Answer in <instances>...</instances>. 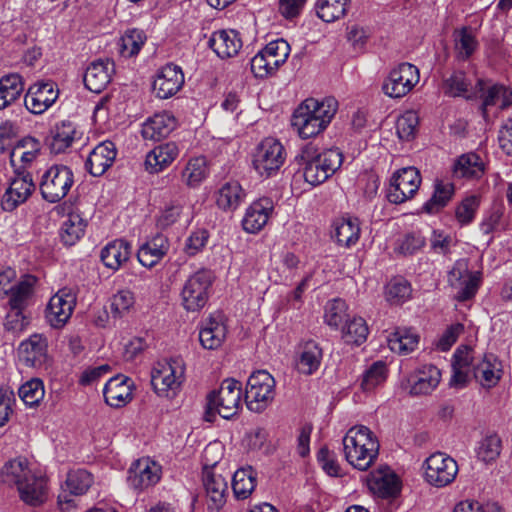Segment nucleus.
Wrapping results in <instances>:
<instances>
[{
  "label": "nucleus",
  "instance_id": "nucleus-27",
  "mask_svg": "<svg viewBox=\"0 0 512 512\" xmlns=\"http://www.w3.org/2000/svg\"><path fill=\"white\" fill-rule=\"evenodd\" d=\"M117 155L115 144L111 141H103L89 154L85 168L94 177L102 176L115 161Z\"/></svg>",
  "mask_w": 512,
  "mask_h": 512
},
{
  "label": "nucleus",
  "instance_id": "nucleus-40",
  "mask_svg": "<svg viewBox=\"0 0 512 512\" xmlns=\"http://www.w3.org/2000/svg\"><path fill=\"white\" fill-rule=\"evenodd\" d=\"M130 255V243L123 239H117L102 248L100 257L107 268L116 271L129 260Z\"/></svg>",
  "mask_w": 512,
  "mask_h": 512
},
{
  "label": "nucleus",
  "instance_id": "nucleus-24",
  "mask_svg": "<svg viewBox=\"0 0 512 512\" xmlns=\"http://www.w3.org/2000/svg\"><path fill=\"white\" fill-rule=\"evenodd\" d=\"M92 483L93 476L88 471L84 469L70 471L58 496V504L61 506V509H64V504L69 505L73 502L72 496L85 494Z\"/></svg>",
  "mask_w": 512,
  "mask_h": 512
},
{
  "label": "nucleus",
  "instance_id": "nucleus-13",
  "mask_svg": "<svg viewBox=\"0 0 512 512\" xmlns=\"http://www.w3.org/2000/svg\"><path fill=\"white\" fill-rule=\"evenodd\" d=\"M184 377V367L180 359L159 362L153 369L151 384L159 396L170 397L169 392L175 394Z\"/></svg>",
  "mask_w": 512,
  "mask_h": 512
},
{
  "label": "nucleus",
  "instance_id": "nucleus-26",
  "mask_svg": "<svg viewBox=\"0 0 512 512\" xmlns=\"http://www.w3.org/2000/svg\"><path fill=\"white\" fill-rule=\"evenodd\" d=\"M134 382L124 375L112 377L105 385L103 394L106 403L115 408H120L129 403L133 398Z\"/></svg>",
  "mask_w": 512,
  "mask_h": 512
},
{
  "label": "nucleus",
  "instance_id": "nucleus-29",
  "mask_svg": "<svg viewBox=\"0 0 512 512\" xmlns=\"http://www.w3.org/2000/svg\"><path fill=\"white\" fill-rule=\"evenodd\" d=\"M369 490L381 497L392 498L400 493V481L388 468L371 472L367 477Z\"/></svg>",
  "mask_w": 512,
  "mask_h": 512
},
{
  "label": "nucleus",
  "instance_id": "nucleus-49",
  "mask_svg": "<svg viewBox=\"0 0 512 512\" xmlns=\"http://www.w3.org/2000/svg\"><path fill=\"white\" fill-rule=\"evenodd\" d=\"M208 175V165L205 157H195L188 161L182 171V180L189 187L198 186Z\"/></svg>",
  "mask_w": 512,
  "mask_h": 512
},
{
  "label": "nucleus",
  "instance_id": "nucleus-6",
  "mask_svg": "<svg viewBox=\"0 0 512 512\" xmlns=\"http://www.w3.org/2000/svg\"><path fill=\"white\" fill-rule=\"evenodd\" d=\"M290 45L284 39L269 42L250 61L251 71L257 78L274 74L288 59Z\"/></svg>",
  "mask_w": 512,
  "mask_h": 512
},
{
  "label": "nucleus",
  "instance_id": "nucleus-51",
  "mask_svg": "<svg viewBox=\"0 0 512 512\" xmlns=\"http://www.w3.org/2000/svg\"><path fill=\"white\" fill-rule=\"evenodd\" d=\"M474 87H471V81L468 79L463 71L453 72L444 81L445 94L450 96H465L472 95Z\"/></svg>",
  "mask_w": 512,
  "mask_h": 512
},
{
  "label": "nucleus",
  "instance_id": "nucleus-60",
  "mask_svg": "<svg viewBox=\"0 0 512 512\" xmlns=\"http://www.w3.org/2000/svg\"><path fill=\"white\" fill-rule=\"evenodd\" d=\"M134 304V295L129 290H121L112 297L111 313L113 317H122Z\"/></svg>",
  "mask_w": 512,
  "mask_h": 512
},
{
  "label": "nucleus",
  "instance_id": "nucleus-46",
  "mask_svg": "<svg viewBox=\"0 0 512 512\" xmlns=\"http://www.w3.org/2000/svg\"><path fill=\"white\" fill-rule=\"evenodd\" d=\"M79 139L77 130H50L45 143L52 154L58 155L67 153Z\"/></svg>",
  "mask_w": 512,
  "mask_h": 512
},
{
  "label": "nucleus",
  "instance_id": "nucleus-19",
  "mask_svg": "<svg viewBox=\"0 0 512 512\" xmlns=\"http://www.w3.org/2000/svg\"><path fill=\"white\" fill-rule=\"evenodd\" d=\"M184 85V74L181 67L172 63L160 68L153 81V91L160 99L174 96Z\"/></svg>",
  "mask_w": 512,
  "mask_h": 512
},
{
  "label": "nucleus",
  "instance_id": "nucleus-23",
  "mask_svg": "<svg viewBox=\"0 0 512 512\" xmlns=\"http://www.w3.org/2000/svg\"><path fill=\"white\" fill-rule=\"evenodd\" d=\"M477 361L471 347L459 346L453 355V374L450 379V386L455 388L465 387L470 380L473 365Z\"/></svg>",
  "mask_w": 512,
  "mask_h": 512
},
{
  "label": "nucleus",
  "instance_id": "nucleus-20",
  "mask_svg": "<svg viewBox=\"0 0 512 512\" xmlns=\"http://www.w3.org/2000/svg\"><path fill=\"white\" fill-rule=\"evenodd\" d=\"M58 98V90L52 81L37 82L29 87L25 98L26 108L33 114H41Z\"/></svg>",
  "mask_w": 512,
  "mask_h": 512
},
{
  "label": "nucleus",
  "instance_id": "nucleus-64",
  "mask_svg": "<svg viewBox=\"0 0 512 512\" xmlns=\"http://www.w3.org/2000/svg\"><path fill=\"white\" fill-rule=\"evenodd\" d=\"M453 512H502L497 503H487L485 505L474 501H463L456 505Z\"/></svg>",
  "mask_w": 512,
  "mask_h": 512
},
{
  "label": "nucleus",
  "instance_id": "nucleus-18",
  "mask_svg": "<svg viewBox=\"0 0 512 512\" xmlns=\"http://www.w3.org/2000/svg\"><path fill=\"white\" fill-rule=\"evenodd\" d=\"M20 359L28 367L47 368L49 364L48 341L42 334H33L18 347Z\"/></svg>",
  "mask_w": 512,
  "mask_h": 512
},
{
  "label": "nucleus",
  "instance_id": "nucleus-48",
  "mask_svg": "<svg viewBox=\"0 0 512 512\" xmlns=\"http://www.w3.org/2000/svg\"><path fill=\"white\" fill-rule=\"evenodd\" d=\"M419 343V336L410 329L397 330L388 338L389 348L400 355L414 351Z\"/></svg>",
  "mask_w": 512,
  "mask_h": 512
},
{
  "label": "nucleus",
  "instance_id": "nucleus-10",
  "mask_svg": "<svg viewBox=\"0 0 512 512\" xmlns=\"http://www.w3.org/2000/svg\"><path fill=\"white\" fill-rule=\"evenodd\" d=\"M481 282V272H471L469 261L465 258L457 260L448 273V283L455 291L454 298L458 302H465L474 298Z\"/></svg>",
  "mask_w": 512,
  "mask_h": 512
},
{
  "label": "nucleus",
  "instance_id": "nucleus-44",
  "mask_svg": "<svg viewBox=\"0 0 512 512\" xmlns=\"http://www.w3.org/2000/svg\"><path fill=\"white\" fill-rule=\"evenodd\" d=\"M454 195V185L450 182L436 180L434 192L431 198L423 205V210L428 214L438 213L443 209Z\"/></svg>",
  "mask_w": 512,
  "mask_h": 512
},
{
  "label": "nucleus",
  "instance_id": "nucleus-30",
  "mask_svg": "<svg viewBox=\"0 0 512 512\" xmlns=\"http://www.w3.org/2000/svg\"><path fill=\"white\" fill-rule=\"evenodd\" d=\"M323 351L315 340L302 341L298 345L296 368L305 375L314 374L320 367Z\"/></svg>",
  "mask_w": 512,
  "mask_h": 512
},
{
  "label": "nucleus",
  "instance_id": "nucleus-11",
  "mask_svg": "<svg viewBox=\"0 0 512 512\" xmlns=\"http://www.w3.org/2000/svg\"><path fill=\"white\" fill-rule=\"evenodd\" d=\"M472 98H478L481 101L480 109L486 119L489 109L504 110L512 105V89L503 84L478 79L472 95L467 96V99Z\"/></svg>",
  "mask_w": 512,
  "mask_h": 512
},
{
  "label": "nucleus",
  "instance_id": "nucleus-62",
  "mask_svg": "<svg viewBox=\"0 0 512 512\" xmlns=\"http://www.w3.org/2000/svg\"><path fill=\"white\" fill-rule=\"evenodd\" d=\"M209 238V234L206 230H197L192 232L191 235L186 239L184 245V251L188 256H194L205 247Z\"/></svg>",
  "mask_w": 512,
  "mask_h": 512
},
{
  "label": "nucleus",
  "instance_id": "nucleus-47",
  "mask_svg": "<svg viewBox=\"0 0 512 512\" xmlns=\"http://www.w3.org/2000/svg\"><path fill=\"white\" fill-rule=\"evenodd\" d=\"M350 2L351 0H317L316 14L324 22H334L346 15Z\"/></svg>",
  "mask_w": 512,
  "mask_h": 512
},
{
  "label": "nucleus",
  "instance_id": "nucleus-3",
  "mask_svg": "<svg viewBox=\"0 0 512 512\" xmlns=\"http://www.w3.org/2000/svg\"><path fill=\"white\" fill-rule=\"evenodd\" d=\"M338 110V101L334 97H326L319 101L307 98L294 110L291 117L292 128H326Z\"/></svg>",
  "mask_w": 512,
  "mask_h": 512
},
{
  "label": "nucleus",
  "instance_id": "nucleus-9",
  "mask_svg": "<svg viewBox=\"0 0 512 512\" xmlns=\"http://www.w3.org/2000/svg\"><path fill=\"white\" fill-rule=\"evenodd\" d=\"M213 280V272L209 269H200L186 280L181 296L187 311H199L207 304Z\"/></svg>",
  "mask_w": 512,
  "mask_h": 512
},
{
  "label": "nucleus",
  "instance_id": "nucleus-4",
  "mask_svg": "<svg viewBox=\"0 0 512 512\" xmlns=\"http://www.w3.org/2000/svg\"><path fill=\"white\" fill-rule=\"evenodd\" d=\"M241 383L235 379H225L217 391L207 395L205 420L213 422L216 414L224 419L236 415L240 408Z\"/></svg>",
  "mask_w": 512,
  "mask_h": 512
},
{
  "label": "nucleus",
  "instance_id": "nucleus-34",
  "mask_svg": "<svg viewBox=\"0 0 512 512\" xmlns=\"http://www.w3.org/2000/svg\"><path fill=\"white\" fill-rule=\"evenodd\" d=\"M227 328L221 314L207 318L200 329L199 340L203 348L214 350L219 348L226 338Z\"/></svg>",
  "mask_w": 512,
  "mask_h": 512
},
{
  "label": "nucleus",
  "instance_id": "nucleus-52",
  "mask_svg": "<svg viewBox=\"0 0 512 512\" xmlns=\"http://www.w3.org/2000/svg\"><path fill=\"white\" fill-rule=\"evenodd\" d=\"M342 330V338L348 344H362L368 335V326L361 317H354L345 322Z\"/></svg>",
  "mask_w": 512,
  "mask_h": 512
},
{
  "label": "nucleus",
  "instance_id": "nucleus-53",
  "mask_svg": "<svg viewBox=\"0 0 512 512\" xmlns=\"http://www.w3.org/2000/svg\"><path fill=\"white\" fill-rule=\"evenodd\" d=\"M146 39L147 37L143 30L137 28L128 29L121 37V54L124 57L137 55L145 44Z\"/></svg>",
  "mask_w": 512,
  "mask_h": 512
},
{
  "label": "nucleus",
  "instance_id": "nucleus-59",
  "mask_svg": "<svg viewBox=\"0 0 512 512\" xmlns=\"http://www.w3.org/2000/svg\"><path fill=\"white\" fill-rule=\"evenodd\" d=\"M477 41L468 28H463L455 38V48L463 59H467L476 49Z\"/></svg>",
  "mask_w": 512,
  "mask_h": 512
},
{
  "label": "nucleus",
  "instance_id": "nucleus-14",
  "mask_svg": "<svg viewBox=\"0 0 512 512\" xmlns=\"http://www.w3.org/2000/svg\"><path fill=\"white\" fill-rule=\"evenodd\" d=\"M420 184L421 175L415 167L402 168L393 174L387 198L391 203L401 204L415 195Z\"/></svg>",
  "mask_w": 512,
  "mask_h": 512
},
{
  "label": "nucleus",
  "instance_id": "nucleus-8",
  "mask_svg": "<svg viewBox=\"0 0 512 512\" xmlns=\"http://www.w3.org/2000/svg\"><path fill=\"white\" fill-rule=\"evenodd\" d=\"M275 395V380L265 370L254 372L247 381L245 402L253 412H263L273 401Z\"/></svg>",
  "mask_w": 512,
  "mask_h": 512
},
{
  "label": "nucleus",
  "instance_id": "nucleus-57",
  "mask_svg": "<svg viewBox=\"0 0 512 512\" xmlns=\"http://www.w3.org/2000/svg\"><path fill=\"white\" fill-rule=\"evenodd\" d=\"M347 305L342 299H333L329 301L325 307L324 319L330 327L338 328L343 322H346Z\"/></svg>",
  "mask_w": 512,
  "mask_h": 512
},
{
  "label": "nucleus",
  "instance_id": "nucleus-15",
  "mask_svg": "<svg viewBox=\"0 0 512 512\" xmlns=\"http://www.w3.org/2000/svg\"><path fill=\"white\" fill-rule=\"evenodd\" d=\"M418 82V68L410 63H401L390 71L382 89L391 98H401L408 94Z\"/></svg>",
  "mask_w": 512,
  "mask_h": 512
},
{
  "label": "nucleus",
  "instance_id": "nucleus-5",
  "mask_svg": "<svg viewBox=\"0 0 512 512\" xmlns=\"http://www.w3.org/2000/svg\"><path fill=\"white\" fill-rule=\"evenodd\" d=\"M286 159L284 146L275 138H265L252 153V165L256 173L264 178L275 175Z\"/></svg>",
  "mask_w": 512,
  "mask_h": 512
},
{
  "label": "nucleus",
  "instance_id": "nucleus-54",
  "mask_svg": "<svg viewBox=\"0 0 512 512\" xmlns=\"http://www.w3.org/2000/svg\"><path fill=\"white\" fill-rule=\"evenodd\" d=\"M501 448L502 442L498 435H487L479 443L477 457L484 463H491L499 457Z\"/></svg>",
  "mask_w": 512,
  "mask_h": 512
},
{
  "label": "nucleus",
  "instance_id": "nucleus-32",
  "mask_svg": "<svg viewBox=\"0 0 512 512\" xmlns=\"http://www.w3.org/2000/svg\"><path fill=\"white\" fill-rule=\"evenodd\" d=\"M273 208L274 204L270 198H261L253 202L242 220L243 229L249 233L259 232L267 224Z\"/></svg>",
  "mask_w": 512,
  "mask_h": 512
},
{
  "label": "nucleus",
  "instance_id": "nucleus-21",
  "mask_svg": "<svg viewBox=\"0 0 512 512\" xmlns=\"http://www.w3.org/2000/svg\"><path fill=\"white\" fill-rule=\"evenodd\" d=\"M34 190L35 184L30 173L18 175L12 179L1 199L2 209L9 212L13 211L26 202Z\"/></svg>",
  "mask_w": 512,
  "mask_h": 512
},
{
  "label": "nucleus",
  "instance_id": "nucleus-35",
  "mask_svg": "<svg viewBox=\"0 0 512 512\" xmlns=\"http://www.w3.org/2000/svg\"><path fill=\"white\" fill-rule=\"evenodd\" d=\"M208 45L218 57L224 59L238 54L242 40L235 30H219L211 35Z\"/></svg>",
  "mask_w": 512,
  "mask_h": 512
},
{
  "label": "nucleus",
  "instance_id": "nucleus-41",
  "mask_svg": "<svg viewBox=\"0 0 512 512\" xmlns=\"http://www.w3.org/2000/svg\"><path fill=\"white\" fill-rule=\"evenodd\" d=\"M245 196V191L237 181H228L218 190L216 203L225 211H233L244 201Z\"/></svg>",
  "mask_w": 512,
  "mask_h": 512
},
{
  "label": "nucleus",
  "instance_id": "nucleus-45",
  "mask_svg": "<svg viewBox=\"0 0 512 512\" xmlns=\"http://www.w3.org/2000/svg\"><path fill=\"white\" fill-rule=\"evenodd\" d=\"M24 89L19 74H9L0 79V110L19 99Z\"/></svg>",
  "mask_w": 512,
  "mask_h": 512
},
{
  "label": "nucleus",
  "instance_id": "nucleus-43",
  "mask_svg": "<svg viewBox=\"0 0 512 512\" xmlns=\"http://www.w3.org/2000/svg\"><path fill=\"white\" fill-rule=\"evenodd\" d=\"M36 278L31 275H26L22 281L14 285V288L9 292V305L12 310L16 311L19 315L21 311L28 305L29 300L33 294V287Z\"/></svg>",
  "mask_w": 512,
  "mask_h": 512
},
{
  "label": "nucleus",
  "instance_id": "nucleus-56",
  "mask_svg": "<svg viewBox=\"0 0 512 512\" xmlns=\"http://www.w3.org/2000/svg\"><path fill=\"white\" fill-rule=\"evenodd\" d=\"M18 394L26 405H38L45 395L42 380L34 378L27 381L19 388Z\"/></svg>",
  "mask_w": 512,
  "mask_h": 512
},
{
  "label": "nucleus",
  "instance_id": "nucleus-22",
  "mask_svg": "<svg viewBox=\"0 0 512 512\" xmlns=\"http://www.w3.org/2000/svg\"><path fill=\"white\" fill-rule=\"evenodd\" d=\"M114 72L115 64L108 58L91 62L84 73L85 87L93 93L102 92L110 83Z\"/></svg>",
  "mask_w": 512,
  "mask_h": 512
},
{
  "label": "nucleus",
  "instance_id": "nucleus-36",
  "mask_svg": "<svg viewBox=\"0 0 512 512\" xmlns=\"http://www.w3.org/2000/svg\"><path fill=\"white\" fill-rule=\"evenodd\" d=\"M179 149L174 142L156 146L145 159V169L149 173H159L168 167L178 156Z\"/></svg>",
  "mask_w": 512,
  "mask_h": 512
},
{
  "label": "nucleus",
  "instance_id": "nucleus-7",
  "mask_svg": "<svg viewBox=\"0 0 512 512\" xmlns=\"http://www.w3.org/2000/svg\"><path fill=\"white\" fill-rule=\"evenodd\" d=\"M73 184L72 170L66 165L55 164L42 175L39 189L44 200L56 203L68 194Z\"/></svg>",
  "mask_w": 512,
  "mask_h": 512
},
{
  "label": "nucleus",
  "instance_id": "nucleus-39",
  "mask_svg": "<svg viewBox=\"0 0 512 512\" xmlns=\"http://www.w3.org/2000/svg\"><path fill=\"white\" fill-rule=\"evenodd\" d=\"M360 221L357 217H341L333 222V237L343 247L355 245L360 237Z\"/></svg>",
  "mask_w": 512,
  "mask_h": 512
},
{
  "label": "nucleus",
  "instance_id": "nucleus-55",
  "mask_svg": "<svg viewBox=\"0 0 512 512\" xmlns=\"http://www.w3.org/2000/svg\"><path fill=\"white\" fill-rule=\"evenodd\" d=\"M410 283L403 277H395L386 286V298L393 304L402 303L411 297Z\"/></svg>",
  "mask_w": 512,
  "mask_h": 512
},
{
  "label": "nucleus",
  "instance_id": "nucleus-2",
  "mask_svg": "<svg viewBox=\"0 0 512 512\" xmlns=\"http://www.w3.org/2000/svg\"><path fill=\"white\" fill-rule=\"evenodd\" d=\"M342 442L345 459L355 469L366 471L378 458L379 441L376 435L364 425L351 427Z\"/></svg>",
  "mask_w": 512,
  "mask_h": 512
},
{
  "label": "nucleus",
  "instance_id": "nucleus-61",
  "mask_svg": "<svg viewBox=\"0 0 512 512\" xmlns=\"http://www.w3.org/2000/svg\"><path fill=\"white\" fill-rule=\"evenodd\" d=\"M479 207V198L475 195L466 197L456 208L455 214L461 224L470 223Z\"/></svg>",
  "mask_w": 512,
  "mask_h": 512
},
{
  "label": "nucleus",
  "instance_id": "nucleus-37",
  "mask_svg": "<svg viewBox=\"0 0 512 512\" xmlns=\"http://www.w3.org/2000/svg\"><path fill=\"white\" fill-rule=\"evenodd\" d=\"M452 171L455 178L477 180L485 174L486 167L478 154L470 152L457 158Z\"/></svg>",
  "mask_w": 512,
  "mask_h": 512
},
{
  "label": "nucleus",
  "instance_id": "nucleus-25",
  "mask_svg": "<svg viewBox=\"0 0 512 512\" xmlns=\"http://www.w3.org/2000/svg\"><path fill=\"white\" fill-rule=\"evenodd\" d=\"M160 479V468L148 458L135 461L128 470V484L142 490L156 484Z\"/></svg>",
  "mask_w": 512,
  "mask_h": 512
},
{
  "label": "nucleus",
  "instance_id": "nucleus-16",
  "mask_svg": "<svg viewBox=\"0 0 512 512\" xmlns=\"http://www.w3.org/2000/svg\"><path fill=\"white\" fill-rule=\"evenodd\" d=\"M457 473L456 461L444 453H434L425 461V479L432 486H447L455 479Z\"/></svg>",
  "mask_w": 512,
  "mask_h": 512
},
{
  "label": "nucleus",
  "instance_id": "nucleus-28",
  "mask_svg": "<svg viewBox=\"0 0 512 512\" xmlns=\"http://www.w3.org/2000/svg\"><path fill=\"white\" fill-rule=\"evenodd\" d=\"M441 372L434 365H423L408 377L410 394L414 396L430 394L439 385Z\"/></svg>",
  "mask_w": 512,
  "mask_h": 512
},
{
  "label": "nucleus",
  "instance_id": "nucleus-58",
  "mask_svg": "<svg viewBox=\"0 0 512 512\" xmlns=\"http://www.w3.org/2000/svg\"><path fill=\"white\" fill-rule=\"evenodd\" d=\"M387 367L382 361L373 363L368 370L365 371L361 387L364 391H371L386 380Z\"/></svg>",
  "mask_w": 512,
  "mask_h": 512
},
{
  "label": "nucleus",
  "instance_id": "nucleus-38",
  "mask_svg": "<svg viewBox=\"0 0 512 512\" xmlns=\"http://www.w3.org/2000/svg\"><path fill=\"white\" fill-rule=\"evenodd\" d=\"M203 485L207 497L211 502V504H208V507L213 509L221 508L226 501V493L228 490L226 479L214 471L204 470Z\"/></svg>",
  "mask_w": 512,
  "mask_h": 512
},
{
  "label": "nucleus",
  "instance_id": "nucleus-50",
  "mask_svg": "<svg viewBox=\"0 0 512 512\" xmlns=\"http://www.w3.org/2000/svg\"><path fill=\"white\" fill-rule=\"evenodd\" d=\"M255 488V473L252 468L237 470L232 478V489L238 499H246Z\"/></svg>",
  "mask_w": 512,
  "mask_h": 512
},
{
  "label": "nucleus",
  "instance_id": "nucleus-33",
  "mask_svg": "<svg viewBox=\"0 0 512 512\" xmlns=\"http://www.w3.org/2000/svg\"><path fill=\"white\" fill-rule=\"evenodd\" d=\"M472 374L482 387L497 385L502 375V364L494 354H485L473 365Z\"/></svg>",
  "mask_w": 512,
  "mask_h": 512
},
{
  "label": "nucleus",
  "instance_id": "nucleus-1",
  "mask_svg": "<svg viewBox=\"0 0 512 512\" xmlns=\"http://www.w3.org/2000/svg\"><path fill=\"white\" fill-rule=\"evenodd\" d=\"M2 482L16 486L20 499L27 505L37 507L48 498L47 478L33 472L24 458L7 462L1 469Z\"/></svg>",
  "mask_w": 512,
  "mask_h": 512
},
{
  "label": "nucleus",
  "instance_id": "nucleus-63",
  "mask_svg": "<svg viewBox=\"0 0 512 512\" xmlns=\"http://www.w3.org/2000/svg\"><path fill=\"white\" fill-rule=\"evenodd\" d=\"M425 244V239L419 233H409L399 244L397 251L405 256L413 255Z\"/></svg>",
  "mask_w": 512,
  "mask_h": 512
},
{
  "label": "nucleus",
  "instance_id": "nucleus-31",
  "mask_svg": "<svg viewBox=\"0 0 512 512\" xmlns=\"http://www.w3.org/2000/svg\"><path fill=\"white\" fill-rule=\"evenodd\" d=\"M169 246L168 238L158 233L139 247L137 259L144 267L152 268L167 254Z\"/></svg>",
  "mask_w": 512,
  "mask_h": 512
},
{
  "label": "nucleus",
  "instance_id": "nucleus-17",
  "mask_svg": "<svg viewBox=\"0 0 512 512\" xmlns=\"http://www.w3.org/2000/svg\"><path fill=\"white\" fill-rule=\"evenodd\" d=\"M76 305V294L70 288H62L53 295L46 308V319L54 328L63 327L70 319Z\"/></svg>",
  "mask_w": 512,
  "mask_h": 512
},
{
  "label": "nucleus",
  "instance_id": "nucleus-12",
  "mask_svg": "<svg viewBox=\"0 0 512 512\" xmlns=\"http://www.w3.org/2000/svg\"><path fill=\"white\" fill-rule=\"evenodd\" d=\"M343 154L338 148L322 152L321 156L303 165V176L307 183L316 186L325 182L342 165Z\"/></svg>",
  "mask_w": 512,
  "mask_h": 512
},
{
  "label": "nucleus",
  "instance_id": "nucleus-42",
  "mask_svg": "<svg viewBox=\"0 0 512 512\" xmlns=\"http://www.w3.org/2000/svg\"><path fill=\"white\" fill-rule=\"evenodd\" d=\"M87 220L78 211H72L61 226L60 236L67 246L74 245L85 232Z\"/></svg>",
  "mask_w": 512,
  "mask_h": 512
}]
</instances>
